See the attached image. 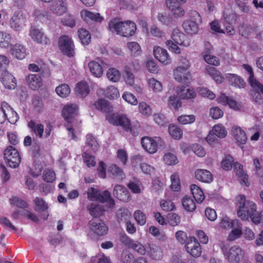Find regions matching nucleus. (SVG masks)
<instances>
[{
    "instance_id": "obj_21",
    "label": "nucleus",
    "mask_w": 263,
    "mask_h": 263,
    "mask_svg": "<svg viewBox=\"0 0 263 263\" xmlns=\"http://www.w3.org/2000/svg\"><path fill=\"white\" fill-rule=\"evenodd\" d=\"M153 52L155 58L159 62L165 64L170 62L168 53L165 49L157 47L154 48Z\"/></svg>"
},
{
    "instance_id": "obj_18",
    "label": "nucleus",
    "mask_w": 263,
    "mask_h": 263,
    "mask_svg": "<svg viewBox=\"0 0 263 263\" xmlns=\"http://www.w3.org/2000/svg\"><path fill=\"white\" fill-rule=\"evenodd\" d=\"M35 204L34 210L39 213H42L41 217L42 219L46 220L48 217V213L47 211V204L45 201L39 197H36L34 200Z\"/></svg>"
},
{
    "instance_id": "obj_60",
    "label": "nucleus",
    "mask_w": 263,
    "mask_h": 263,
    "mask_svg": "<svg viewBox=\"0 0 263 263\" xmlns=\"http://www.w3.org/2000/svg\"><path fill=\"white\" fill-rule=\"evenodd\" d=\"M11 204H13L20 208L25 209L28 208L27 203L24 200L18 197H14L10 199Z\"/></svg>"
},
{
    "instance_id": "obj_31",
    "label": "nucleus",
    "mask_w": 263,
    "mask_h": 263,
    "mask_svg": "<svg viewBox=\"0 0 263 263\" xmlns=\"http://www.w3.org/2000/svg\"><path fill=\"white\" fill-rule=\"evenodd\" d=\"M89 91V86L86 82H81L78 83L76 86V94L79 97H85L88 95Z\"/></svg>"
},
{
    "instance_id": "obj_54",
    "label": "nucleus",
    "mask_w": 263,
    "mask_h": 263,
    "mask_svg": "<svg viewBox=\"0 0 263 263\" xmlns=\"http://www.w3.org/2000/svg\"><path fill=\"white\" fill-rule=\"evenodd\" d=\"M62 23L65 26L73 27L76 25L74 17L72 15L66 14L61 19Z\"/></svg>"
},
{
    "instance_id": "obj_61",
    "label": "nucleus",
    "mask_w": 263,
    "mask_h": 263,
    "mask_svg": "<svg viewBox=\"0 0 263 263\" xmlns=\"http://www.w3.org/2000/svg\"><path fill=\"white\" fill-rule=\"evenodd\" d=\"M172 184L171 187L172 190L177 191L180 189V183L178 175L176 174H172L171 176Z\"/></svg>"
},
{
    "instance_id": "obj_36",
    "label": "nucleus",
    "mask_w": 263,
    "mask_h": 263,
    "mask_svg": "<svg viewBox=\"0 0 263 263\" xmlns=\"http://www.w3.org/2000/svg\"><path fill=\"white\" fill-rule=\"evenodd\" d=\"M114 178L118 180H122L125 178V175L123 171L116 164L111 165L108 170Z\"/></svg>"
},
{
    "instance_id": "obj_5",
    "label": "nucleus",
    "mask_w": 263,
    "mask_h": 263,
    "mask_svg": "<svg viewBox=\"0 0 263 263\" xmlns=\"http://www.w3.org/2000/svg\"><path fill=\"white\" fill-rule=\"evenodd\" d=\"M190 20L185 21L182 27L184 31L189 34H196L199 28V25L202 22V19L199 13L195 10H191L189 12Z\"/></svg>"
},
{
    "instance_id": "obj_55",
    "label": "nucleus",
    "mask_w": 263,
    "mask_h": 263,
    "mask_svg": "<svg viewBox=\"0 0 263 263\" xmlns=\"http://www.w3.org/2000/svg\"><path fill=\"white\" fill-rule=\"evenodd\" d=\"M123 263H135L134 256L127 251H123L121 255Z\"/></svg>"
},
{
    "instance_id": "obj_11",
    "label": "nucleus",
    "mask_w": 263,
    "mask_h": 263,
    "mask_svg": "<svg viewBox=\"0 0 263 263\" xmlns=\"http://www.w3.org/2000/svg\"><path fill=\"white\" fill-rule=\"evenodd\" d=\"M226 259L230 263H239L243 257V252L238 246H232L228 251H223Z\"/></svg>"
},
{
    "instance_id": "obj_4",
    "label": "nucleus",
    "mask_w": 263,
    "mask_h": 263,
    "mask_svg": "<svg viewBox=\"0 0 263 263\" xmlns=\"http://www.w3.org/2000/svg\"><path fill=\"white\" fill-rule=\"evenodd\" d=\"M87 197L91 201H99L102 203L107 202L110 208L113 207L115 201L111 198L110 193L108 191L101 192L93 187L89 188L87 191Z\"/></svg>"
},
{
    "instance_id": "obj_15",
    "label": "nucleus",
    "mask_w": 263,
    "mask_h": 263,
    "mask_svg": "<svg viewBox=\"0 0 263 263\" xmlns=\"http://www.w3.org/2000/svg\"><path fill=\"white\" fill-rule=\"evenodd\" d=\"M186 251L192 256L197 257L201 255V249L200 244L194 237H190L185 246Z\"/></svg>"
},
{
    "instance_id": "obj_59",
    "label": "nucleus",
    "mask_w": 263,
    "mask_h": 263,
    "mask_svg": "<svg viewBox=\"0 0 263 263\" xmlns=\"http://www.w3.org/2000/svg\"><path fill=\"white\" fill-rule=\"evenodd\" d=\"M134 217L137 222L140 225L143 226L146 222V218L144 214L140 210L136 211L134 214Z\"/></svg>"
},
{
    "instance_id": "obj_39",
    "label": "nucleus",
    "mask_w": 263,
    "mask_h": 263,
    "mask_svg": "<svg viewBox=\"0 0 263 263\" xmlns=\"http://www.w3.org/2000/svg\"><path fill=\"white\" fill-rule=\"evenodd\" d=\"M78 35L82 44L87 45L90 42V34L85 29H80L78 30Z\"/></svg>"
},
{
    "instance_id": "obj_9",
    "label": "nucleus",
    "mask_w": 263,
    "mask_h": 263,
    "mask_svg": "<svg viewBox=\"0 0 263 263\" xmlns=\"http://www.w3.org/2000/svg\"><path fill=\"white\" fill-rule=\"evenodd\" d=\"M212 132L213 134L208 135L206 138V140L212 146H215L218 143V139L216 137L223 138L227 136V132L224 127L221 125H215L213 128Z\"/></svg>"
},
{
    "instance_id": "obj_64",
    "label": "nucleus",
    "mask_w": 263,
    "mask_h": 263,
    "mask_svg": "<svg viewBox=\"0 0 263 263\" xmlns=\"http://www.w3.org/2000/svg\"><path fill=\"white\" fill-rule=\"evenodd\" d=\"M251 219L255 224H260L263 226V211L261 212L259 214H258L256 211L253 216H251Z\"/></svg>"
},
{
    "instance_id": "obj_40",
    "label": "nucleus",
    "mask_w": 263,
    "mask_h": 263,
    "mask_svg": "<svg viewBox=\"0 0 263 263\" xmlns=\"http://www.w3.org/2000/svg\"><path fill=\"white\" fill-rule=\"evenodd\" d=\"M170 135L175 139H180L182 137V131L175 125H170L168 128Z\"/></svg>"
},
{
    "instance_id": "obj_48",
    "label": "nucleus",
    "mask_w": 263,
    "mask_h": 263,
    "mask_svg": "<svg viewBox=\"0 0 263 263\" xmlns=\"http://www.w3.org/2000/svg\"><path fill=\"white\" fill-rule=\"evenodd\" d=\"M86 144L93 152H96L98 150V143L93 136L90 134L86 136Z\"/></svg>"
},
{
    "instance_id": "obj_56",
    "label": "nucleus",
    "mask_w": 263,
    "mask_h": 263,
    "mask_svg": "<svg viewBox=\"0 0 263 263\" xmlns=\"http://www.w3.org/2000/svg\"><path fill=\"white\" fill-rule=\"evenodd\" d=\"M195 120V117L193 115H182L178 118V122L182 124H191Z\"/></svg>"
},
{
    "instance_id": "obj_52",
    "label": "nucleus",
    "mask_w": 263,
    "mask_h": 263,
    "mask_svg": "<svg viewBox=\"0 0 263 263\" xmlns=\"http://www.w3.org/2000/svg\"><path fill=\"white\" fill-rule=\"evenodd\" d=\"M234 16L233 15H230L229 16H227L224 17L225 23H224V25L225 26L227 32L230 35H233L235 33V31L232 26L231 23L230 22V18L232 17L233 18Z\"/></svg>"
},
{
    "instance_id": "obj_26",
    "label": "nucleus",
    "mask_w": 263,
    "mask_h": 263,
    "mask_svg": "<svg viewBox=\"0 0 263 263\" xmlns=\"http://www.w3.org/2000/svg\"><path fill=\"white\" fill-rule=\"evenodd\" d=\"M105 63L101 61V64L95 61L88 63V67L91 72L96 77H100L103 73V68Z\"/></svg>"
},
{
    "instance_id": "obj_3",
    "label": "nucleus",
    "mask_w": 263,
    "mask_h": 263,
    "mask_svg": "<svg viewBox=\"0 0 263 263\" xmlns=\"http://www.w3.org/2000/svg\"><path fill=\"white\" fill-rule=\"evenodd\" d=\"M78 106L77 104H71L64 106L62 110V115L67 121L65 126L69 131V134L71 138L76 140L77 138L74 135V128L70 125L73 119L77 115Z\"/></svg>"
},
{
    "instance_id": "obj_41",
    "label": "nucleus",
    "mask_w": 263,
    "mask_h": 263,
    "mask_svg": "<svg viewBox=\"0 0 263 263\" xmlns=\"http://www.w3.org/2000/svg\"><path fill=\"white\" fill-rule=\"evenodd\" d=\"M117 217L119 223H126L131 217V213L127 210H120L118 212Z\"/></svg>"
},
{
    "instance_id": "obj_43",
    "label": "nucleus",
    "mask_w": 263,
    "mask_h": 263,
    "mask_svg": "<svg viewBox=\"0 0 263 263\" xmlns=\"http://www.w3.org/2000/svg\"><path fill=\"white\" fill-rule=\"evenodd\" d=\"M127 47L129 50L131 55L137 57L141 54V50L140 45L135 42H132L127 44Z\"/></svg>"
},
{
    "instance_id": "obj_29",
    "label": "nucleus",
    "mask_w": 263,
    "mask_h": 263,
    "mask_svg": "<svg viewBox=\"0 0 263 263\" xmlns=\"http://www.w3.org/2000/svg\"><path fill=\"white\" fill-rule=\"evenodd\" d=\"M226 78L231 85L235 87L243 88L246 85L244 80L237 74L228 73L226 74Z\"/></svg>"
},
{
    "instance_id": "obj_49",
    "label": "nucleus",
    "mask_w": 263,
    "mask_h": 263,
    "mask_svg": "<svg viewBox=\"0 0 263 263\" xmlns=\"http://www.w3.org/2000/svg\"><path fill=\"white\" fill-rule=\"evenodd\" d=\"M234 163L233 157L230 155H227L221 162V166L223 170L229 171L232 168Z\"/></svg>"
},
{
    "instance_id": "obj_6",
    "label": "nucleus",
    "mask_w": 263,
    "mask_h": 263,
    "mask_svg": "<svg viewBox=\"0 0 263 263\" xmlns=\"http://www.w3.org/2000/svg\"><path fill=\"white\" fill-rule=\"evenodd\" d=\"M141 144L146 151L150 154H154L159 146L163 147L164 142L159 137H155L153 139L145 137L141 139Z\"/></svg>"
},
{
    "instance_id": "obj_13",
    "label": "nucleus",
    "mask_w": 263,
    "mask_h": 263,
    "mask_svg": "<svg viewBox=\"0 0 263 263\" xmlns=\"http://www.w3.org/2000/svg\"><path fill=\"white\" fill-rule=\"evenodd\" d=\"M121 241L128 248H130L141 255H144L146 253L145 247L140 242L128 237L126 235H122L120 238Z\"/></svg>"
},
{
    "instance_id": "obj_35",
    "label": "nucleus",
    "mask_w": 263,
    "mask_h": 263,
    "mask_svg": "<svg viewBox=\"0 0 263 263\" xmlns=\"http://www.w3.org/2000/svg\"><path fill=\"white\" fill-rule=\"evenodd\" d=\"M182 204L184 209L188 212H193L196 206L194 200L189 196H185L182 199Z\"/></svg>"
},
{
    "instance_id": "obj_10",
    "label": "nucleus",
    "mask_w": 263,
    "mask_h": 263,
    "mask_svg": "<svg viewBox=\"0 0 263 263\" xmlns=\"http://www.w3.org/2000/svg\"><path fill=\"white\" fill-rule=\"evenodd\" d=\"M106 119L110 123L114 125L120 126L125 131L128 132L130 122L126 116L118 114L107 115Z\"/></svg>"
},
{
    "instance_id": "obj_62",
    "label": "nucleus",
    "mask_w": 263,
    "mask_h": 263,
    "mask_svg": "<svg viewBox=\"0 0 263 263\" xmlns=\"http://www.w3.org/2000/svg\"><path fill=\"white\" fill-rule=\"evenodd\" d=\"M123 99L132 105H136L138 103V101L135 96L130 92H125L122 96Z\"/></svg>"
},
{
    "instance_id": "obj_24",
    "label": "nucleus",
    "mask_w": 263,
    "mask_h": 263,
    "mask_svg": "<svg viewBox=\"0 0 263 263\" xmlns=\"http://www.w3.org/2000/svg\"><path fill=\"white\" fill-rule=\"evenodd\" d=\"M177 93L183 99H193L196 97V93L193 89L183 85L177 87Z\"/></svg>"
},
{
    "instance_id": "obj_63",
    "label": "nucleus",
    "mask_w": 263,
    "mask_h": 263,
    "mask_svg": "<svg viewBox=\"0 0 263 263\" xmlns=\"http://www.w3.org/2000/svg\"><path fill=\"white\" fill-rule=\"evenodd\" d=\"M55 173L51 170H46L44 172L43 179L47 182H52L55 180Z\"/></svg>"
},
{
    "instance_id": "obj_2",
    "label": "nucleus",
    "mask_w": 263,
    "mask_h": 263,
    "mask_svg": "<svg viewBox=\"0 0 263 263\" xmlns=\"http://www.w3.org/2000/svg\"><path fill=\"white\" fill-rule=\"evenodd\" d=\"M237 215L243 220H247L256 212V205L254 202L246 200L244 195H240L237 203Z\"/></svg>"
},
{
    "instance_id": "obj_14",
    "label": "nucleus",
    "mask_w": 263,
    "mask_h": 263,
    "mask_svg": "<svg viewBox=\"0 0 263 263\" xmlns=\"http://www.w3.org/2000/svg\"><path fill=\"white\" fill-rule=\"evenodd\" d=\"M29 35L32 40L38 44L47 45L50 43V40L40 30L35 27L30 29Z\"/></svg>"
},
{
    "instance_id": "obj_23",
    "label": "nucleus",
    "mask_w": 263,
    "mask_h": 263,
    "mask_svg": "<svg viewBox=\"0 0 263 263\" xmlns=\"http://www.w3.org/2000/svg\"><path fill=\"white\" fill-rule=\"evenodd\" d=\"M10 52L12 55L18 60L24 59L26 55V49L20 44H15L11 46Z\"/></svg>"
},
{
    "instance_id": "obj_16",
    "label": "nucleus",
    "mask_w": 263,
    "mask_h": 263,
    "mask_svg": "<svg viewBox=\"0 0 263 263\" xmlns=\"http://www.w3.org/2000/svg\"><path fill=\"white\" fill-rule=\"evenodd\" d=\"M113 194L117 199L123 202H127L130 198V194L128 190L121 185H116L114 187Z\"/></svg>"
},
{
    "instance_id": "obj_34",
    "label": "nucleus",
    "mask_w": 263,
    "mask_h": 263,
    "mask_svg": "<svg viewBox=\"0 0 263 263\" xmlns=\"http://www.w3.org/2000/svg\"><path fill=\"white\" fill-rule=\"evenodd\" d=\"M191 190L195 201L197 203H201L204 199V195L202 190L195 184H192Z\"/></svg>"
},
{
    "instance_id": "obj_28",
    "label": "nucleus",
    "mask_w": 263,
    "mask_h": 263,
    "mask_svg": "<svg viewBox=\"0 0 263 263\" xmlns=\"http://www.w3.org/2000/svg\"><path fill=\"white\" fill-rule=\"evenodd\" d=\"M26 81L32 90L37 89L42 85L41 78L37 74H31L28 75L26 78Z\"/></svg>"
},
{
    "instance_id": "obj_30",
    "label": "nucleus",
    "mask_w": 263,
    "mask_h": 263,
    "mask_svg": "<svg viewBox=\"0 0 263 263\" xmlns=\"http://www.w3.org/2000/svg\"><path fill=\"white\" fill-rule=\"evenodd\" d=\"M174 76L176 80L178 82L187 83L188 81V74L187 70L183 69L181 66H178L174 71Z\"/></svg>"
},
{
    "instance_id": "obj_45",
    "label": "nucleus",
    "mask_w": 263,
    "mask_h": 263,
    "mask_svg": "<svg viewBox=\"0 0 263 263\" xmlns=\"http://www.w3.org/2000/svg\"><path fill=\"white\" fill-rule=\"evenodd\" d=\"M167 223L171 226L174 227L178 225L180 221V217L176 213H170L166 216Z\"/></svg>"
},
{
    "instance_id": "obj_19",
    "label": "nucleus",
    "mask_w": 263,
    "mask_h": 263,
    "mask_svg": "<svg viewBox=\"0 0 263 263\" xmlns=\"http://www.w3.org/2000/svg\"><path fill=\"white\" fill-rule=\"evenodd\" d=\"M1 77V81L5 88L8 89H13L15 88L16 80L8 71H3Z\"/></svg>"
},
{
    "instance_id": "obj_12",
    "label": "nucleus",
    "mask_w": 263,
    "mask_h": 263,
    "mask_svg": "<svg viewBox=\"0 0 263 263\" xmlns=\"http://www.w3.org/2000/svg\"><path fill=\"white\" fill-rule=\"evenodd\" d=\"M60 50L65 55L69 57L74 55V45L70 37L67 35L61 36L59 40Z\"/></svg>"
},
{
    "instance_id": "obj_37",
    "label": "nucleus",
    "mask_w": 263,
    "mask_h": 263,
    "mask_svg": "<svg viewBox=\"0 0 263 263\" xmlns=\"http://www.w3.org/2000/svg\"><path fill=\"white\" fill-rule=\"evenodd\" d=\"M95 105L98 110L103 112H109L112 111V106L104 99H99L95 103Z\"/></svg>"
},
{
    "instance_id": "obj_47",
    "label": "nucleus",
    "mask_w": 263,
    "mask_h": 263,
    "mask_svg": "<svg viewBox=\"0 0 263 263\" xmlns=\"http://www.w3.org/2000/svg\"><path fill=\"white\" fill-rule=\"evenodd\" d=\"M55 91L59 96L64 98L70 93V89L67 84H63L56 88Z\"/></svg>"
},
{
    "instance_id": "obj_44",
    "label": "nucleus",
    "mask_w": 263,
    "mask_h": 263,
    "mask_svg": "<svg viewBox=\"0 0 263 263\" xmlns=\"http://www.w3.org/2000/svg\"><path fill=\"white\" fill-rule=\"evenodd\" d=\"M11 36L10 34L5 32H0V46L7 48L10 45Z\"/></svg>"
},
{
    "instance_id": "obj_42",
    "label": "nucleus",
    "mask_w": 263,
    "mask_h": 263,
    "mask_svg": "<svg viewBox=\"0 0 263 263\" xmlns=\"http://www.w3.org/2000/svg\"><path fill=\"white\" fill-rule=\"evenodd\" d=\"M209 74L212 77L213 79L217 83L220 84L222 82V78L220 76L216 68L213 66H209L206 68Z\"/></svg>"
},
{
    "instance_id": "obj_53",
    "label": "nucleus",
    "mask_w": 263,
    "mask_h": 263,
    "mask_svg": "<svg viewBox=\"0 0 263 263\" xmlns=\"http://www.w3.org/2000/svg\"><path fill=\"white\" fill-rule=\"evenodd\" d=\"M249 82L252 88L250 91H255V92L263 93V85L255 78L249 81Z\"/></svg>"
},
{
    "instance_id": "obj_20",
    "label": "nucleus",
    "mask_w": 263,
    "mask_h": 263,
    "mask_svg": "<svg viewBox=\"0 0 263 263\" xmlns=\"http://www.w3.org/2000/svg\"><path fill=\"white\" fill-rule=\"evenodd\" d=\"M86 209L93 218H98L102 216L105 212V209L103 205L95 203L88 204Z\"/></svg>"
},
{
    "instance_id": "obj_51",
    "label": "nucleus",
    "mask_w": 263,
    "mask_h": 263,
    "mask_svg": "<svg viewBox=\"0 0 263 263\" xmlns=\"http://www.w3.org/2000/svg\"><path fill=\"white\" fill-rule=\"evenodd\" d=\"M125 73V80L126 82L129 85H132L134 82V76L132 72L131 68L125 66L124 70Z\"/></svg>"
},
{
    "instance_id": "obj_50",
    "label": "nucleus",
    "mask_w": 263,
    "mask_h": 263,
    "mask_svg": "<svg viewBox=\"0 0 263 263\" xmlns=\"http://www.w3.org/2000/svg\"><path fill=\"white\" fill-rule=\"evenodd\" d=\"M163 160L164 163L168 165H175L178 162L176 156L171 153H167L164 155Z\"/></svg>"
},
{
    "instance_id": "obj_22",
    "label": "nucleus",
    "mask_w": 263,
    "mask_h": 263,
    "mask_svg": "<svg viewBox=\"0 0 263 263\" xmlns=\"http://www.w3.org/2000/svg\"><path fill=\"white\" fill-rule=\"evenodd\" d=\"M195 175L197 180L205 183H210L213 179L211 172L206 170L198 169L195 171Z\"/></svg>"
},
{
    "instance_id": "obj_58",
    "label": "nucleus",
    "mask_w": 263,
    "mask_h": 263,
    "mask_svg": "<svg viewBox=\"0 0 263 263\" xmlns=\"http://www.w3.org/2000/svg\"><path fill=\"white\" fill-rule=\"evenodd\" d=\"M163 183L158 179H155L153 181L152 191L157 195L160 194L162 192Z\"/></svg>"
},
{
    "instance_id": "obj_33",
    "label": "nucleus",
    "mask_w": 263,
    "mask_h": 263,
    "mask_svg": "<svg viewBox=\"0 0 263 263\" xmlns=\"http://www.w3.org/2000/svg\"><path fill=\"white\" fill-rule=\"evenodd\" d=\"M9 112H13V108L7 102H3L0 107V124L5 122Z\"/></svg>"
},
{
    "instance_id": "obj_32",
    "label": "nucleus",
    "mask_w": 263,
    "mask_h": 263,
    "mask_svg": "<svg viewBox=\"0 0 263 263\" xmlns=\"http://www.w3.org/2000/svg\"><path fill=\"white\" fill-rule=\"evenodd\" d=\"M81 15L85 21L91 20L96 22L100 23L103 20L102 17L101 16L99 13H94L87 10H82L81 12Z\"/></svg>"
},
{
    "instance_id": "obj_1",
    "label": "nucleus",
    "mask_w": 263,
    "mask_h": 263,
    "mask_svg": "<svg viewBox=\"0 0 263 263\" xmlns=\"http://www.w3.org/2000/svg\"><path fill=\"white\" fill-rule=\"evenodd\" d=\"M108 29L112 32H116L117 34L128 37L133 35L135 33L136 25L133 22L130 21L121 22L118 18H115L109 22Z\"/></svg>"
},
{
    "instance_id": "obj_38",
    "label": "nucleus",
    "mask_w": 263,
    "mask_h": 263,
    "mask_svg": "<svg viewBox=\"0 0 263 263\" xmlns=\"http://www.w3.org/2000/svg\"><path fill=\"white\" fill-rule=\"evenodd\" d=\"M28 127L31 129L34 134L42 138L44 133V126L42 124H36L35 122L31 121L28 123Z\"/></svg>"
},
{
    "instance_id": "obj_25",
    "label": "nucleus",
    "mask_w": 263,
    "mask_h": 263,
    "mask_svg": "<svg viewBox=\"0 0 263 263\" xmlns=\"http://www.w3.org/2000/svg\"><path fill=\"white\" fill-rule=\"evenodd\" d=\"M232 134L237 142L241 144L246 143L247 137L245 132L239 126H233L232 128Z\"/></svg>"
},
{
    "instance_id": "obj_7",
    "label": "nucleus",
    "mask_w": 263,
    "mask_h": 263,
    "mask_svg": "<svg viewBox=\"0 0 263 263\" xmlns=\"http://www.w3.org/2000/svg\"><path fill=\"white\" fill-rule=\"evenodd\" d=\"M4 158L7 164L14 168L18 166L21 161L17 150L12 146H9L5 150Z\"/></svg>"
},
{
    "instance_id": "obj_57",
    "label": "nucleus",
    "mask_w": 263,
    "mask_h": 263,
    "mask_svg": "<svg viewBox=\"0 0 263 263\" xmlns=\"http://www.w3.org/2000/svg\"><path fill=\"white\" fill-rule=\"evenodd\" d=\"M160 204L162 209L166 212L172 211L175 209V204L170 200H162Z\"/></svg>"
},
{
    "instance_id": "obj_17",
    "label": "nucleus",
    "mask_w": 263,
    "mask_h": 263,
    "mask_svg": "<svg viewBox=\"0 0 263 263\" xmlns=\"http://www.w3.org/2000/svg\"><path fill=\"white\" fill-rule=\"evenodd\" d=\"M25 20L21 12H15L10 21L11 28L15 30H20L25 23Z\"/></svg>"
},
{
    "instance_id": "obj_46",
    "label": "nucleus",
    "mask_w": 263,
    "mask_h": 263,
    "mask_svg": "<svg viewBox=\"0 0 263 263\" xmlns=\"http://www.w3.org/2000/svg\"><path fill=\"white\" fill-rule=\"evenodd\" d=\"M107 78L113 82H117L120 78V73L118 70L115 68H110L107 72Z\"/></svg>"
},
{
    "instance_id": "obj_8",
    "label": "nucleus",
    "mask_w": 263,
    "mask_h": 263,
    "mask_svg": "<svg viewBox=\"0 0 263 263\" xmlns=\"http://www.w3.org/2000/svg\"><path fill=\"white\" fill-rule=\"evenodd\" d=\"M88 225L90 231L97 236L105 235L108 232V227L100 219L92 218L88 222Z\"/></svg>"
},
{
    "instance_id": "obj_27",
    "label": "nucleus",
    "mask_w": 263,
    "mask_h": 263,
    "mask_svg": "<svg viewBox=\"0 0 263 263\" xmlns=\"http://www.w3.org/2000/svg\"><path fill=\"white\" fill-rule=\"evenodd\" d=\"M50 10L58 15H61L67 10L66 7L62 0H55L50 6Z\"/></svg>"
}]
</instances>
